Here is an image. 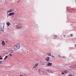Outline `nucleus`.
Wrapping results in <instances>:
<instances>
[{"instance_id": "18", "label": "nucleus", "mask_w": 76, "mask_h": 76, "mask_svg": "<svg viewBox=\"0 0 76 76\" xmlns=\"http://www.w3.org/2000/svg\"><path fill=\"white\" fill-rule=\"evenodd\" d=\"M67 69H69V70L70 69V66H67Z\"/></svg>"}, {"instance_id": "8", "label": "nucleus", "mask_w": 76, "mask_h": 76, "mask_svg": "<svg viewBox=\"0 0 76 76\" xmlns=\"http://www.w3.org/2000/svg\"><path fill=\"white\" fill-rule=\"evenodd\" d=\"M6 24H7V25L8 26H9L10 25H11V24L9 22H7L6 23Z\"/></svg>"}, {"instance_id": "12", "label": "nucleus", "mask_w": 76, "mask_h": 76, "mask_svg": "<svg viewBox=\"0 0 76 76\" xmlns=\"http://www.w3.org/2000/svg\"><path fill=\"white\" fill-rule=\"evenodd\" d=\"M14 51L13 50H10L9 52H10V53H13Z\"/></svg>"}, {"instance_id": "38", "label": "nucleus", "mask_w": 76, "mask_h": 76, "mask_svg": "<svg viewBox=\"0 0 76 76\" xmlns=\"http://www.w3.org/2000/svg\"><path fill=\"white\" fill-rule=\"evenodd\" d=\"M17 2H19V1H17Z\"/></svg>"}, {"instance_id": "11", "label": "nucleus", "mask_w": 76, "mask_h": 76, "mask_svg": "<svg viewBox=\"0 0 76 76\" xmlns=\"http://www.w3.org/2000/svg\"><path fill=\"white\" fill-rule=\"evenodd\" d=\"M40 63L41 65H44V62H42V61H41Z\"/></svg>"}, {"instance_id": "4", "label": "nucleus", "mask_w": 76, "mask_h": 76, "mask_svg": "<svg viewBox=\"0 0 76 76\" xmlns=\"http://www.w3.org/2000/svg\"><path fill=\"white\" fill-rule=\"evenodd\" d=\"M49 58H50L48 56H47L45 58V60H46L47 61H49Z\"/></svg>"}, {"instance_id": "30", "label": "nucleus", "mask_w": 76, "mask_h": 76, "mask_svg": "<svg viewBox=\"0 0 76 76\" xmlns=\"http://www.w3.org/2000/svg\"><path fill=\"white\" fill-rule=\"evenodd\" d=\"M33 68H36V66H34L33 67Z\"/></svg>"}, {"instance_id": "36", "label": "nucleus", "mask_w": 76, "mask_h": 76, "mask_svg": "<svg viewBox=\"0 0 76 76\" xmlns=\"http://www.w3.org/2000/svg\"><path fill=\"white\" fill-rule=\"evenodd\" d=\"M11 0H9L10 1H11Z\"/></svg>"}, {"instance_id": "28", "label": "nucleus", "mask_w": 76, "mask_h": 76, "mask_svg": "<svg viewBox=\"0 0 76 76\" xmlns=\"http://www.w3.org/2000/svg\"><path fill=\"white\" fill-rule=\"evenodd\" d=\"M64 72L65 73H67V71H64Z\"/></svg>"}, {"instance_id": "1", "label": "nucleus", "mask_w": 76, "mask_h": 76, "mask_svg": "<svg viewBox=\"0 0 76 76\" xmlns=\"http://www.w3.org/2000/svg\"><path fill=\"white\" fill-rule=\"evenodd\" d=\"M20 48V44H18L14 46V48L15 50H17Z\"/></svg>"}, {"instance_id": "23", "label": "nucleus", "mask_w": 76, "mask_h": 76, "mask_svg": "<svg viewBox=\"0 0 76 76\" xmlns=\"http://www.w3.org/2000/svg\"><path fill=\"white\" fill-rule=\"evenodd\" d=\"M61 73V74H63V75L65 74V73L63 72H62Z\"/></svg>"}, {"instance_id": "21", "label": "nucleus", "mask_w": 76, "mask_h": 76, "mask_svg": "<svg viewBox=\"0 0 76 76\" xmlns=\"http://www.w3.org/2000/svg\"><path fill=\"white\" fill-rule=\"evenodd\" d=\"M9 56H11V57H12V54H9Z\"/></svg>"}, {"instance_id": "34", "label": "nucleus", "mask_w": 76, "mask_h": 76, "mask_svg": "<svg viewBox=\"0 0 76 76\" xmlns=\"http://www.w3.org/2000/svg\"><path fill=\"white\" fill-rule=\"evenodd\" d=\"M1 56H0V58H1Z\"/></svg>"}, {"instance_id": "29", "label": "nucleus", "mask_w": 76, "mask_h": 76, "mask_svg": "<svg viewBox=\"0 0 76 76\" xmlns=\"http://www.w3.org/2000/svg\"><path fill=\"white\" fill-rule=\"evenodd\" d=\"M52 57H55L53 55L52 56Z\"/></svg>"}, {"instance_id": "10", "label": "nucleus", "mask_w": 76, "mask_h": 76, "mask_svg": "<svg viewBox=\"0 0 76 76\" xmlns=\"http://www.w3.org/2000/svg\"><path fill=\"white\" fill-rule=\"evenodd\" d=\"M13 10L11 9L9 10V11H7V12H9L10 13V12H13Z\"/></svg>"}, {"instance_id": "6", "label": "nucleus", "mask_w": 76, "mask_h": 76, "mask_svg": "<svg viewBox=\"0 0 76 76\" xmlns=\"http://www.w3.org/2000/svg\"><path fill=\"white\" fill-rule=\"evenodd\" d=\"M47 64L48 66H51V65H52V64H52L50 62H49V63H48Z\"/></svg>"}, {"instance_id": "19", "label": "nucleus", "mask_w": 76, "mask_h": 76, "mask_svg": "<svg viewBox=\"0 0 76 76\" xmlns=\"http://www.w3.org/2000/svg\"><path fill=\"white\" fill-rule=\"evenodd\" d=\"M68 76H74L72 74H69Z\"/></svg>"}, {"instance_id": "31", "label": "nucleus", "mask_w": 76, "mask_h": 76, "mask_svg": "<svg viewBox=\"0 0 76 76\" xmlns=\"http://www.w3.org/2000/svg\"><path fill=\"white\" fill-rule=\"evenodd\" d=\"M26 51L27 53H28V50H26Z\"/></svg>"}, {"instance_id": "35", "label": "nucleus", "mask_w": 76, "mask_h": 76, "mask_svg": "<svg viewBox=\"0 0 76 76\" xmlns=\"http://www.w3.org/2000/svg\"><path fill=\"white\" fill-rule=\"evenodd\" d=\"M64 37H65V35H64Z\"/></svg>"}, {"instance_id": "26", "label": "nucleus", "mask_w": 76, "mask_h": 76, "mask_svg": "<svg viewBox=\"0 0 76 76\" xmlns=\"http://www.w3.org/2000/svg\"><path fill=\"white\" fill-rule=\"evenodd\" d=\"M38 64H36V65H35L36 66H37H37H38Z\"/></svg>"}, {"instance_id": "3", "label": "nucleus", "mask_w": 76, "mask_h": 76, "mask_svg": "<svg viewBox=\"0 0 76 76\" xmlns=\"http://www.w3.org/2000/svg\"><path fill=\"white\" fill-rule=\"evenodd\" d=\"M16 28L17 29H20V28H22V26L20 24H18L16 26Z\"/></svg>"}, {"instance_id": "32", "label": "nucleus", "mask_w": 76, "mask_h": 76, "mask_svg": "<svg viewBox=\"0 0 76 76\" xmlns=\"http://www.w3.org/2000/svg\"><path fill=\"white\" fill-rule=\"evenodd\" d=\"M0 62H1V63H2V62H3V61H0Z\"/></svg>"}, {"instance_id": "17", "label": "nucleus", "mask_w": 76, "mask_h": 76, "mask_svg": "<svg viewBox=\"0 0 76 76\" xmlns=\"http://www.w3.org/2000/svg\"><path fill=\"white\" fill-rule=\"evenodd\" d=\"M70 67V69H72V68H73V65H72L71 66H69Z\"/></svg>"}, {"instance_id": "39", "label": "nucleus", "mask_w": 76, "mask_h": 76, "mask_svg": "<svg viewBox=\"0 0 76 76\" xmlns=\"http://www.w3.org/2000/svg\"><path fill=\"white\" fill-rule=\"evenodd\" d=\"M69 71H70V70H69Z\"/></svg>"}, {"instance_id": "27", "label": "nucleus", "mask_w": 76, "mask_h": 76, "mask_svg": "<svg viewBox=\"0 0 76 76\" xmlns=\"http://www.w3.org/2000/svg\"><path fill=\"white\" fill-rule=\"evenodd\" d=\"M47 70V71H48V72H50V71H49V70L48 69Z\"/></svg>"}, {"instance_id": "24", "label": "nucleus", "mask_w": 76, "mask_h": 76, "mask_svg": "<svg viewBox=\"0 0 76 76\" xmlns=\"http://www.w3.org/2000/svg\"><path fill=\"white\" fill-rule=\"evenodd\" d=\"M0 60H3V58H0Z\"/></svg>"}, {"instance_id": "40", "label": "nucleus", "mask_w": 76, "mask_h": 76, "mask_svg": "<svg viewBox=\"0 0 76 76\" xmlns=\"http://www.w3.org/2000/svg\"><path fill=\"white\" fill-rule=\"evenodd\" d=\"M24 75H25V74H24Z\"/></svg>"}, {"instance_id": "20", "label": "nucleus", "mask_w": 76, "mask_h": 76, "mask_svg": "<svg viewBox=\"0 0 76 76\" xmlns=\"http://www.w3.org/2000/svg\"><path fill=\"white\" fill-rule=\"evenodd\" d=\"M70 37H73V34H71L70 35Z\"/></svg>"}, {"instance_id": "15", "label": "nucleus", "mask_w": 76, "mask_h": 76, "mask_svg": "<svg viewBox=\"0 0 76 76\" xmlns=\"http://www.w3.org/2000/svg\"><path fill=\"white\" fill-rule=\"evenodd\" d=\"M73 68H76V65H73Z\"/></svg>"}, {"instance_id": "16", "label": "nucleus", "mask_w": 76, "mask_h": 76, "mask_svg": "<svg viewBox=\"0 0 76 76\" xmlns=\"http://www.w3.org/2000/svg\"><path fill=\"white\" fill-rule=\"evenodd\" d=\"M9 1H10L9 0H6L5 2H7V3H8Z\"/></svg>"}, {"instance_id": "37", "label": "nucleus", "mask_w": 76, "mask_h": 76, "mask_svg": "<svg viewBox=\"0 0 76 76\" xmlns=\"http://www.w3.org/2000/svg\"><path fill=\"white\" fill-rule=\"evenodd\" d=\"M65 61H66V59L65 60Z\"/></svg>"}, {"instance_id": "13", "label": "nucleus", "mask_w": 76, "mask_h": 76, "mask_svg": "<svg viewBox=\"0 0 76 76\" xmlns=\"http://www.w3.org/2000/svg\"><path fill=\"white\" fill-rule=\"evenodd\" d=\"M48 56H51V54L50 53H48Z\"/></svg>"}, {"instance_id": "2", "label": "nucleus", "mask_w": 76, "mask_h": 76, "mask_svg": "<svg viewBox=\"0 0 76 76\" xmlns=\"http://www.w3.org/2000/svg\"><path fill=\"white\" fill-rule=\"evenodd\" d=\"M1 30L2 31H4V23L1 24Z\"/></svg>"}, {"instance_id": "7", "label": "nucleus", "mask_w": 76, "mask_h": 76, "mask_svg": "<svg viewBox=\"0 0 76 76\" xmlns=\"http://www.w3.org/2000/svg\"><path fill=\"white\" fill-rule=\"evenodd\" d=\"M1 44L3 46H4L5 45V42H4V41H3L2 42Z\"/></svg>"}, {"instance_id": "22", "label": "nucleus", "mask_w": 76, "mask_h": 76, "mask_svg": "<svg viewBox=\"0 0 76 76\" xmlns=\"http://www.w3.org/2000/svg\"><path fill=\"white\" fill-rule=\"evenodd\" d=\"M38 72H41V70H40V69H39Z\"/></svg>"}, {"instance_id": "25", "label": "nucleus", "mask_w": 76, "mask_h": 76, "mask_svg": "<svg viewBox=\"0 0 76 76\" xmlns=\"http://www.w3.org/2000/svg\"><path fill=\"white\" fill-rule=\"evenodd\" d=\"M54 37H57V35H54Z\"/></svg>"}, {"instance_id": "9", "label": "nucleus", "mask_w": 76, "mask_h": 76, "mask_svg": "<svg viewBox=\"0 0 76 76\" xmlns=\"http://www.w3.org/2000/svg\"><path fill=\"white\" fill-rule=\"evenodd\" d=\"M15 13V12H11L9 14V16H11V15H14Z\"/></svg>"}, {"instance_id": "14", "label": "nucleus", "mask_w": 76, "mask_h": 76, "mask_svg": "<svg viewBox=\"0 0 76 76\" xmlns=\"http://www.w3.org/2000/svg\"><path fill=\"white\" fill-rule=\"evenodd\" d=\"M8 57V56H6L4 58V60H6L7 59V58Z\"/></svg>"}, {"instance_id": "33", "label": "nucleus", "mask_w": 76, "mask_h": 76, "mask_svg": "<svg viewBox=\"0 0 76 76\" xmlns=\"http://www.w3.org/2000/svg\"><path fill=\"white\" fill-rule=\"evenodd\" d=\"M75 47H76V45H75Z\"/></svg>"}, {"instance_id": "5", "label": "nucleus", "mask_w": 76, "mask_h": 76, "mask_svg": "<svg viewBox=\"0 0 76 76\" xmlns=\"http://www.w3.org/2000/svg\"><path fill=\"white\" fill-rule=\"evenodd\" d=\"M58 57H60V58H65V59H66V58H65V56H62V57H61V56H60V55H58Z\"/></svg>"}]
</instances>
